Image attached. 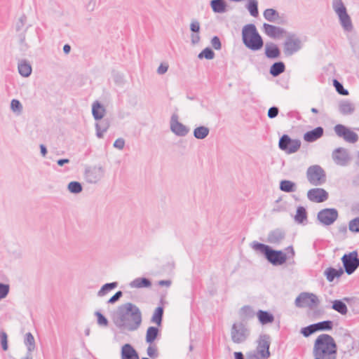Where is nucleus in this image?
I'll use <instances>...</instances> for the list:
<instances>
[{"label":"nucleus","mask_w":359,"mask_h":359,"mask_svg":"<svg viewBox=\"0 0 359 359\" xmlns=\"http://www.w3.org/2000/svg\"><path fill=\"white\" fill-rule=\"evenodd\" d=\"M111 318L116 327L129 332L137 330L142 322L140 308L130 302L119 305L112 313Z\"/></svg>","instance_id":"f257e3e1"},{"label":"nucleus","mask_w":359,"mask_h":359,"mask_svg":"<svg viewBox=\"0 0 359 359\" xmlns=\"http://www.w3.org/2000/svg\"><path fill=\"white\" fill-rule=\"evenodd\" d=\"M312 353L314 359H337V345L334 338L327 334H320L314 341Z\"/></svg>","instance_id":"f03ea898"},{"label":"nucleus","mask_w":359,"mask_h":359,"mask_svg":"<svg viewBox=\"0 0 359 359\" xmlns=\"http://www.w3.org/2000/svg\"><path fill=\"white\" fill-rule=\"evenodd\" d=\"M251 248L262 253L267 261L273 266H280L285 263L287 257L282 250L272 249L270 246L257 241L250 243Z\"/></svg>","instance_id":"7ed1b4c3"},{"label":"nucleus","mask_w":359,"mask_h":359,"mask_svg":"<svg viewBox=\"0 0 359 359\" xmlns=\"http://www.w3.org/2000/svg\"><path fill=\"white\" fill-rule=\"evenodd\" d=\"M243 44L250 50L257 51L264 46V41L254 24H248L242 29Z\"/></svg>","instance_id":"20e7f679"},{"label":"nucleus","mask_w":359,"mask_h":359,"mask_svg":"<svg viewBox=\"0 0 359 359\" xmlns=\"http://www.w3.org/2000/svg\"><path fill=\"white\" fill-rule=\"evenodd\" d=\"M283 46L284 55L286 57H290L299 51L303 44L301 39L296 34L287 33Z\"/></svg>","instance_id":"39448f33"},{"label":"nucleus","mask_w":359,"mask_h":359,"mask_svg":"<svg viewBox=\"0 0 359 359\" xmlns=\"http://www.w3.org/2000/svg\"><path fill=\"white\" fill-rule=\"evenodd\" d=\"M332 8L337 14L343 29L347 32L351 31L353 29L351 20L347 13L346 8L342 0H333Z\"/></svg>","instance_id":"423d86ee"},{"label":"nucleus","mask_w":359,"mask_h":359,"mask_svg":"<svg viewBox=\"0 0 359 359\" xmlns=\"http://www.w3.org/2000/svg\"><path fill=\"white\" fill-rule=\"evenodd\" d=\"M250 333V330L243 323H235L231 329V340L235 344L243 343L248 338Z\"/></svg>","instance_id":"0eeeda50"},{"label":"nucleus","mask_w":359,"mask_h":359,"mask_svg":"<svg viewBox=\"0 0 359 359\" xmlns=\"http://www.w3.org/2000/svg\"><path fill=\"white\" fill-rule=\"evenodd\" d=\"M308 181L314 186L324 184L326 181V175L324 170L318 165L309 167L306 171Z\"/></svg>","instance_id":"6e6552de"},{"label":"nucleus","mask_w":359,"mask_h":359,"mask_svg":"<svg viewBox=\"0 0 359 359\" xmlns=\"http://www.w3.org/2000/svg\"><path fill=\"white\" fill-rule=\"evenodd\" d=\"M302 142L298 139H292L288 135L284 134L279 140L278 147L280 150L290 154L297 152Z\"/></svg>","instance_id":"1a4fd4ad"},{"label":"nucleus","mask_w":359,"mask_h":359,"mask_svg":"<svg viewBox=\"0 0 359 359\" xmlns=\"http://www.w3.org/2000/svg\"><path fill=\"white\" fill-rule=\"evenodd\" d=\"M319 304L318 297L315 294L309 292H302L295 299V305L299 308L308 306L310 309H313Z\"/></svg>","instance_id":"9d476101"},{"label":"nucleus","mask_w":359,"mask_h":359,"mask_svg":"<svg viewBox=\"0 0 359 359\" xmlns=\"http://www.w3.org/2000/svg\"><path fill=\"white\" fill-rule=\"evenodd\" d=\"M341 262L346 273L352 274L359 266V257L358 252L353 251L348 254H344L341 257Z\"/></svg>","instance_id":"9b49d317"},{"label":"nucleus","mask_w":359,"mask_h":359,"mask_svg":"<svg viewBox=\"0 0 359 359\" xmlns=\"http://www.w3.org/2000/svg\"><path fill=\"white\" fill-rule=\"evenodd\" d=\"M339 217V213L335 208H324L320 210L317 215V219L323 226H330L334 223Z\"/></svg>","instance_id":"f8f14e48"},{"label":"nucleus","mask_w":359,"mask_h":359,"mask_svg":"<svg viewBox=\"0 0 359 359\" xmlns=\"http://www.w3.org/2000/svg\"><path fill=\"white\" fill-rule=\"evenodd\" d=\"M337 136L342 137L346 142L355 143L358 140V135L344 125L337 124L334 128Z\"/></svg>","instance_id":"ddd939ff"},{"label":"nucleus","mask_w":359,"mask_h":359,"mask_svg":"<svg viewBox=\"0 0 359 359\" xmlns=\"http://www.w3.org/2000/svg\"><path fill=\"white\" fill-rule=\"evenodd\" d=\"M178 115L173 114L170 121V130L177 136L184 137L189 133V128L178 121Z\"/></svg>","instance_id":"4468645a"},{"label":"nucleus","mask_w":359,"mask_h":359,"mask_svg":"<svg viewBox=\"0 0 359 359\" xmlns=\"http://www.w3.org/2000/svg\"><path fill=\"white\" fill-rule=\"evenodd\" d=\"M332 157L334 162L340 166H346L348 164L351 157L346 149L339 147L332 151Z\"/></svg>","instance_id":"2eb2a0df"},{"label":"nucleus","mask_w":359,"mask_h":359,"mask_svg":"<svg viewBox=\"0 0 359 359\" xmlns=\"http://www.w3.org/2000/svg\"><path fill=\"white\" fill-rule=\"evenodd\" d=\"M104 175V170L102 167H93L85 170V179L87 182L95 184L99 182Z\"/></svg>","instance_id":"dca6fc26"},{"label":"nucleus","mask_w":359,"mask_h":359,"mask_svg":"<svg viewBox=\"0 0 359 359\" xmlns=\"http://www.w3.org/2000/svg\"><path fill=\"white\" fill-rule=\"evenodd\" d=\"M270 337L268 334H263L259 337L257 346V353L262 358L266 359L270 357Z\"/></svg>","instance_id":"f3484780"},{"label":"nucleus","mask_w":359,"mask_h":359,"mask_svg":"<svg viewBox=\"0 0 359 359\" xmlns=\"http://www.w3.org/2000/svg\"><path fill=\"white\" fill-rule=\"evenodd\" d=\"M307 197L312 202L322 203L327 200L328 193L323 189L313 188L309 190Z\"/></svg>","instance_id":"a211bd4d"},{"label":"nucleus","mask_w":359,"mask_h":359,"mask_svg":"<svg viewBox=\"0 0 359 359\" xmlns=\"http://www.w3.org/2000/svg\"><path fill=\"white\" fill-rule=\"evenodd\" d=\"M263 31L268 36L273 39L279 38L283 34H286L283 28L267 23H264Z\"/></svg>","instance_id":"6ab92c4d"},{"label":"nucleus","mask_w":359,"mask_h":359,"mask_svg":"<svg viewBox=\"0 0 359 359\" xmlns=\"http://www.w3.org/2000/svg\"><path fill=\"white\" fill-rule=\"evenodd\" d=\"M355 342L350 335L345 337L343 339V344L341 349L343 357L352 356L355 352Z\"/></svg>","instance_id":"aec40b11"},{"label":"nucleus","mask_w":359,"mask_h":359,"mask_svg":"<svg viewBox=\"0 0 359 359\" xmlns=\"http://www.w3.org/2000/svg\"><path fill=\"white\" fill-rule=\"evenodd\" d=\"M285 238V232L280 229H276L269 232L267 236V242L271 244H280Z\"/></svg>","instance_id":"412c9836"},{"label":"nucleus","mask_w":359,"mask_h":359,"mask_svg":"<svg viewBox=\"0 0 359 359\" xmlns=\"http://www.w3.org/2000/svg\"><path fill=\"white\" fill-rule=\"evenodd\" d=\"M264 54L269 59H276L280 57V50L276 43L268 42L265 44Z\"/></svg>","instance_id":"4be33fe9"},{"label":"nucleus","mask_w":359,"mask_h":359,"mask_svg":"<svg viewBox=\"0 0 359 359\" xmlns=\"http://www.w3.org/2000/svg\"><path fill=\"white\" fill-rule=\"evenodd\" d=\"M324 133V129L321 126L308 131L304 135V140L307 142H313L320 139Z\"/></svg>","instance_id":"5701e85b"},{"label":"nucleus","mask_w":359,"mask_h":359,"mask_svg":"<svg viewBox=\"0 0 359 359\" xmlns=\"http://www.w3.org/2000/svg\"><path fill=\"white\" fill-rule=\"evenodd\" d=\"M121 356V359H140L137 352L130 344L122 346Z\"/></svg>","instance_id":"b1692460"},{"label":"nucleus","mask_w":359,"mask_h":359,"mask_svg":"<svg viewBox=\"0 0 359 359\" xmlns=\"http://www.w3.org/2000/svg\"><path fill=\"white\" fill-rule=\"evenodd\" d=\"M106 112V109L103 105L98 101H95L92 105V114L95 120L98 121L102 119Z\"/></svg>","instance_id":"393cba45"},{"label":"nucleus","mask_w":359,"mask_h":359,"mask_svg":"<svg viewBox=\"0 0 359 359\" xmlns=\"http://www.w3.org/2000/svg\"><path fill=\"white\" fill-rule=\"evenodd\" d=\"M210 5L215 13H224L226 11L227 4L224 0H211Z\"/></svg>","instance_id":"a878e982"},{"label":"nucleus","mask_w":359,"mask_h":359,"mask_svg":"<svg viewBox=\"0 0 359 359\" xmlns=\"http://www.w3.org/2000/svg\"><path fill=\"white\" fill-rule=\"evenodd\" d=\"M110 123L108 119H101L99 123H95L96 135L98 138H102L104 133L109 128Z\"/></svg>","instance_id":"bb28decb"},{"label":"nucleus","mask_w":359,"mask_h":359,"mask_svg":"<svg viewBox=\"0 0 359 359\" xmlns=\"http://www.w3.org/2000/svg\"><path fill=\"white\" fill-rule=\"evenodd\" d=\"M343 273L344 270L341 268L336 269L332 267H329L324 271V275L329 282H332L335 278H339Z\"/></svg>","instance_id":"cd10ccee"},{"label":"nucleus","mask_w":359,"mask_h":359,"mask_svg":"<svg viewBox=\"0 0 359 359\" xmlns=\"http://www.w3.org/2000/svg\"><path fill=\"white\" fill-rule=\"evenodd\" d=\"M339 109L343 115H348L354 112L355 106L348 100H343L339 104Z\"/></svg>","instance_id":"c85d7f7f"},{"label":"nucleus","mask_w":359,"mask_h":359,"mask_svg":"<svg viewBox=\"0 0 359 359\" xmlns=\"http://www.w3.org/2000/svg\"><path fill=\"white\" fill-rule=\"evenodd\" d=\"M259 321L262 325L271 323L274 320V316L272 313L266 311L259 310L257 313Z\"/></svg>","instance_id":"c756f323"},{"label":"nucleus","mask_w":359,"mask_h":359,"mask_svg":"<svg viewBox=\"0 0 359 359\" xmlns=\"http://www.w3.org/2000/svg\"><path fill=\"white\" fill-rule=\"evenodd\" d=\"M132 288L149 287L151 285V282L147 278H137L129 283Z\"/></svg>","instance_id":"7c9ffc66"},{"label":"nucleus","mask_w":359,"mask_h":359,"mask_svg":"<svg viewBox=\"0 0 359 359\" xmlns=\"http://www.w3.org/2000/svg\"><path fill=\"white\" fill-rule=\"evenodd\" d=\"M19 74L24 77L29 76L32 73V67L29 62L22 60L18 63Z\"/></svg>","instance_id":"2f4dec72"},{"label":"nucleus","mask_w":359,"mask_h":359,"mask_svg":"<svg viewBox=\"0 0 359 359\" xmlns=\"http://www.w3.org/2000/svg\"><path fill=\"white\" fill-rule=\"evenodd\" d=\"M285 70V65L283 62H274L270 67L269 72L273 76L276 77Z\"/></svg>","instance_id":"473e14b6"},{"label":"nucleus","mask_w":359,"mask_h":359,"mask_svg":"<svg viewBox=\"0 0 359 359\" xmlns=\"http://www.w3.org/2000/svg\"><path fill=\"white\" fill-rule=\"evenodd\" d=\"M332 309L341 315H346L348 312L347 306L340 299L334 300L332 302Z\"/></svg>","instance_id":"72a5a7b5"},{"label":"nucleus","mask_w":359,"mask_h":359,"mask_svg":"<svg viewBox=\"0 0 359 359\" xmlns=\"http://www.w3.org/2000/svg\"><path fill=\"white\" fill-rule=\"evenodd\" d=\"M159 334V330L154 326L149 327L146 333V342L151 344Z\"/></svg>","instance_id":"f704fd0d"},{"label":"nucleus","mask_w":359,"mask_h":359,"mask_svg":"<svg viewBox=\"0 0 359 359\" xmlns=\"http://www.w3.org/2000/svg\"><path fill=\"white\" fill-rule=\"evenodd\" d=\"M264 18L269 22H274L280 18L278 12L273 8H267L264 11Z\"/></svg>","instance_id":"c9c22d12"},{"label":"nucleus","mask_w":359,"mask_h":359,"mask_svg":"<svg viewBox=\"0 0 359 359\" xmlns=\"http://www.w3.org/2000/svg\"><path fill=\"white\" fill-rule=\"evenodd\" d=\"M280 189L287 193L294 192L296 191V184L290 180H282L280 182Z\"/></svg>","instance_id":"e433bc0d"},{"label":"nucleus","mask_w":359,"mask_h":359,"mask_svg":"<svg viewBox=\"0 0 359 359\" xmlns=\"http://www.w3.org/2000/svg\"><path fill=\"white\" fill-rule=\"evenodd\" d=\"M209 133L210 130L208 127L201 126L196 128L193 133L196 139L203 140L209 135Z\"/></svg>","instance_id":"4c0bfd02"},{"label":"nucleus","mask_w":359,"mask_h":359,"mask_svg":"<svg viewBox=\"0 0 359 359\" xmlns=\"http://www.w3.org/2000/svg\"><path fill=\"white\" fill-rule=\"evenodd\" d=\"M163 316V308L162 306L157 307L151 317V322L156 323L157 325H161Z\"/></svg>","instance_id":"58836bf2"},{"label":"nucleus","mask_w":359,"mask_h":359,"mask_svg":"<svg viewBox=\"0 0 359 359\" xmlns=\"http://www.w3.org/2000/svg\"><path fill=\"white\" fill-rule=\"evenodd\" d=\"M24 343L27 347V352L32 353L35 348V340L31 332H27L25 336Z\"/></svg>","instance_id":"ea45409f"},{"label":"nucleus","mask_w":359,"mask_h":359,"mask_svg":"<svg viewBox=\"0 0 359 359\" xmlns=\"http://www.w3.org/2000/svg\"><path fill=\"white\" fill-rule=\"evenodd\" d=\"M315 327L317 331L330 330L333 327V322L332 320H324L314 323Z\"/></svg>","instance_id":"a19ab883"},{"label":"nucleus","mask_w":359,"mask_h":359,"mask_svg":"<svg viewBox=\"0 0 359 359\" xmlns=\"http://www.w3.org/2000/svg\"><path fill=\"white\" fill-rule=\"evenodd\" d=\"M246 7L252 16H258V1L257 0H248Z\"/></svg>","instance_id":"79ce46f5"},{"label":"nucleus","mask_w":359,"mask_h":359,"mask_svg":"<svg viewBox=\"0 0 359 359\" xmlns=\"http://www.w3.org/2000/svg\"><path fill=\"white\" fill-rule=\"evenodd\" d=\"M306 219L307 212L306 209L302 206L298 207L294 217L295 221L298 223H303L304 220H306Z\"/></svg>","instance_id":"37998d69"},{"label":"nucleus","mask_w":359,"mask_h":359,"mask_svg":"<svg viewBox=\"0 0 359 359\" xmlns=\"http://www.w3.org/2000/svg\"><path fill=\"white\" fill-rule=\"evenodd\" d=\"M117 285H118L117 282L106 283L104 285H102V287L100 288V290L98 291L97 295L99 297H102V296L105 295L110 290L116 288L117 287Z\"/></svg>","instance_id":"c03bdc74"},{"label":"nucleus","mask_w":359,"mask_h":359,"mask_svg":"<svg viewBox=\"0 0 359 359\" xmlns=\"http://www.w3.org/2000/svg\"><path fill=\"white\" fill-rule=\"evenodd\" d=\"M67 189L72 194H79L83 189L81 184L76 181L69 182Z\"/></svg>","instance_id":"a18cd8bd"},{"label":"nucleus","mask_w":359,"mask_h":359,"mask_svg":"<svg viewBox=\"0 0 359 359\" xmlns=\"http://www.w3.org/2000/svg\"><path fill=\"white\" fill-rule=\"evenodd\" d=\"M198 58H205L207 60H212L215 57V53L210 48H205L198 55Z\"/></svg>","instance_id":"49530a36"},{"label":"nucleus","mask_w":359,"mask_h":359,"mask_svg":"<svg viewBox=\"0 0 359 359\" xmlns=\"http://www.w3.org/2000/svg\"><path fill=\"white\" fill-rule=\"evenodd\" d=\"M333 85L337 90V92L341 95H348V91L345 89L341 83L338 81L337 79L333 80Z\"/></svg>","instance_id":"de8ad7c7"},{"label":"nucleus","mask_w":359,"mask_h":359,"mask_svg":"<svg viewBox=\"0 0 359 359\" xmlns=\"http://www.w3.org/2000/svg\"><path fill=\"white\" fill-rule=\"evenodd\" d=\"M316 332V329L315 327L314 324H311L309 326L303 327L301 329V334H302L305 337H308L314 332Z\"/></svg>","instance_id":"09e8293b"},{"label":"nucleus","mask_w":359,"mask_h":359,"mask_svg":"<svg viewBox=\"0 0 359 359\" xmlns=\"http://www.w3.org/2000/svg\"><path fill=\"white\" fill-rule=\"evenodd\" d=\"M348 229L351 232L359 233V217L354 218L349 222Z\"/></svg>","instance_id":"8fccbe9b"},{"label":"nucleus","mask_w":359,"mask_h":359,"mask_svg":"<svg viewBox=\"0 0 359 359\" xmlns=\"http://www.w3.org/2000/svg\"><path fill=\"white\" fill-rule=\"evenodd\" d=\"M10 291L8 284L0 283V301L7 297Z\"/></svg>","instance_id":"3c124183"},{"label":"nucleus","mask_w":359,"mask_h":359,"mask_svg":"<svg viewBox=\"0 0 359 359\" xmlns=\"http://www.w3.org/2000/svg\"><path fill=\"white\" fill-rule=\"evenodd\" d=\"M0 339H1V344L2 349L4 351H7L8 348V336L5 331L1 330L0 331Z\"/></svg>","instance_id":"603ef678"},{"label":"nucleus","mask_w":359,"mask_h":359,"mask_svg":"<svg viewBox=\"0 0 359 359\" xmlns=\"http://www.w3.org/2000/svg\"><path fill=\"white\" fill-rule=\"evenodd\" d=\"M95 314L97 316V320L98 325H102V326H105V327L108 325L109 321L104 316H103L99 311H96L95 313Z\"/></svg>","instance_id":"864d4df0"},{"label":"nucleus","mask_w":359,"mask_h":359,"mask_svg":"<svg viewBox=\"0 0 359 359\" xmlns=\"http://www.w3.org/2000/svg\"><path fill=\"white\" fill-rule=\"evenodd\" d=\"M11 108L13 111L20 113L22 110V105L19 100L13 99L11 102Z\"/></svg>","instance_id":"5fc2aeb1"},{"label":"nucleus","mask_w":359,"mask_h":359,"mask_svg":"<svg viewBox=\"0 0 359 359\" xmlns=\"http://www.w3.org/2000/svg\"><path fill=\"white\" fill-rule=\"evenodd\" d=\"M279 112V109L277 107H271L269 109L267 116L269 118H276Z\"/></svg>","instance_id":"6e6d98bb"},{"label":"nucleus","mask_w":359,"mask_h":359,"mask_svg":"<svg viewBox=\"0 0 359 359\" xmlns=\"http://www.w3.org/2000/svg\"><path fill=\"white\" fill-rule=\"evenodd\" d=\"M147 355L151 358L158 357L157 348L156 346H149L147 349Z\"/></svg>","instance_id":"4d7b16f0"},{"label":"nucleus","mask_w":359,"mask_h":359,"mask_svg":"<svg viewBox=\"0 0 359 359\" xmlns=\"http://www.w3.org/2000/svg\"><path fill=\"white\" fill-rule=\"evenodd\" d=\"M190 29L192 32L199 33L200 23L197 20H192V21L190 24Z\"/></svg>","instance_id":"13d9d810"},{"label":"nucleus","mask_w":359,"mask_h":359,"mask_svg":"<svg viewBox=\"0 0 359 359\" xmlns=\"http://www.w3.org/2000/svg\"><path fill=\"white\" fill-rule=\"evenodd\" d=\"M122 296L123 292L121 291H118L111 298L109 299L107 303L113 304L118 301Z\"/></svg>","instance_id":"bf43d9fd"},{"label":"nucleus","mask_w":359,"mask_h":359,"mask_svg":"<svg viewBox=\"0 0 359 359\" xmlns=\"http://www.w3.org/2000/svg\"><path fill=\"white\" fill-rule=\"evenodd\" d=\"M211 44L215 50H220L222 48V44L219 38L217 36L212 37L211 40Z\"/></svg>","instance_id":"052dcab7"},{"label":"nucleus","mask_w":359,"mask_h":359,"mask_svg":"<svg viewBox=\"0 0 359 359\" xmlns=\"http://www.w3.org/2000/svg\"><path fill=\"white\" fill-rule=\"evenodd\" d=\"M26 21H27V17L25 15H22L19 18V20L16 24V30L20 31V29H22V28L24 27Z\"/></svg>","instance_id":"680f3d73"},{"label":"nucleus","mask_w":359,"mask_h":359,"mask_svg":"<svg viewBox=\"0 0 359 359\" xmlns=\"http://www.w3.org/2000/svg\"><path fill=\"white\" fill-rule=\"evenodd\" d=\"M125 146V140L124 139L120 137L115 140L114 143V147L118 149H123Z\"/></svg>","instance_id":"e2e57ef3"},{"label":"nucleus","mask_w":359,"mask_h":359,"mask_svg":"<svg viewBox=\"0 0 359 359\" xmlns=\"http://www.w3.org/2000/svg\"><path fill=\"white\" fill-rule=\"evenodd\" d=\"M337 231L339 234L344 236L347 233V226L346 224H342L337 226Z\"/></svg>","instance_id":"0e129e2a"},{"label":"nucleus","mask_w":359,"mask_h":359,"mask_svg":"<svg viewBox=\"0 0 359 359\" xmlns=\"http://www.w3.org/2000/svg\"><path fill=\"white\" fill-rule=\"evenodd\" d=\"M168 69V65L166 64H161L160 66L158 67L157 72L158 74H165Z\"/></svg>","instance_id":"69168bd1"},{"label":"nucleus","mask_w":359,"mask_h":359,"mask_svg":"<svg viewBox=\"0 0 359 359\" xmlns=\"http://www.w3.org/2000/svg\"><path fill=\"white\" fill-rule=\"evenodd\" d=\"M96 4L95 0H90L86 4V9L89 11H93L95 8Z\"/></svg>","instance_id":"338daca9"},{"label":"nucleus","mask_w":359,"mask_h":359,"mask_svg":"<svg viewBox=\"0 0 359 359\" xmlns=\"http://www.w3.org/2000/svg\"><path fill=\"white\" fill-rule=\"evenodd\" d=\"M201 37L198 34V33L192 34L191 35V43L195 45L197 44L200 41Z\"/></svg>","instance_id":"774afa93"}]
</instances>
